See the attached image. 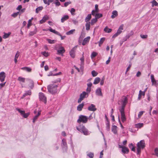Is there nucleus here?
<instances>
[{"label":"nucleus","mask_w":158,"mask_h":158,"mask_svg":"<svg viewBox=\"0 0 158 158\" xmlns=\"http://www.w3.org/2000/svg\"><path fill=\"white\" fill-rule=\"evenodd\" d=\"M137 154H140L141 150L143 149L145 147V143L144 140H141L138 142L137 144Z\"/></svg>","instance_id":"obj_1"},{"label":"nucleus","mask_w":158,"mask_h":158,"mask_svg":"<svg viewBox=\"0 0 158 158\" xmlns=\"http://www.w3.org/2000/svg\"><path fill=\"white\" fill-rule=\"evenodd\" d=\"M58 86L54 84H51L48 86V89L49 92L52 94H54L57 92Z\"/></svg>","instance_id":"obj_2"},{"label":"nucleus","mask_w":158,"mask_h":158,"mask_svg":"<svg viewBox=\"0 0 158 158\" xmlns=\"http://www.w3.org/2000/svg\"><path fill=\"white\" fill-rule=\"evenodd\" d=\"M88 120V117L86 116L81 115L79 117V118L77 120V122L79 123H87Z\"/></svg>","instance_id":"obj_3"},{"label":"nucleus","mask_w":158,"mask_h":158,"mask_svg":"<svg viewBox=\"0 0 158 158\" xmlns=\"http://www.w3.org/2000/svg\"><path fill=\"white\" fill-rule=\"evenodd\" d=\"M88 96V95L86 92L85 91L83 92L80 95V98L78 101V103H80L84 98H87Z\"/></svg>","instance_id":"obj_4"},{"label":"nucleus","mask_w":158,"mask_h":158,"mask_svg":"<svg viewBox=\"0 0 158 158\" xmlns=\"http://www.w3.org/2000/svg\"><path fill=\"white\" fill-rule=\"evenodd\" d=\"M118 148H122L121 152L123 154H128L129 152V149L125 146L118 145Z\"/></svg>","instance_id":"obj_5"},{"label":"nucleus","mask_w":158,"mask_h":158,"mask_svg":"<svg viewBox=\"0 0 158 158\" xmlns=\"http://www.w3.org/2000/svg\"><path fill=\"white\" fill-rule=\"evenodd\" d=\"M39 98L41 101L44 102L46 103L47 102L46 97L44 95V94L42 93H40L39 94Z\"/></svg>","instance_id":"obj_6"},{"label":"nucleus","mask_w":158,"mask_h":158,"mask_svg":"<svg viewBox=\"0 0 158 158\" xmlns=\"http://www.w3.org/2000/svg\"><path fill=\"white\" fill-rule=\"evenodd\" d=\"M16 110L18 111L24 118H27L29 115V113H25L24 111L22 110L19 108H16Z\"/></svg>","instance_id":"obj_7"},{"label":"nucleus","mask_w":158,"mask_h":158,"mask_svg":"<svg viewBox=\"0 0 158 158\" xmlns=\"http://www.w3.org/2000/svg\"><path fill=\"white\" fill-rule=\"evenodd\" d=\"M6 78V74L4 72L0 73V81L2 82L5 81Z\"/></svg>","instance_id":"obj_8"},{"label":"nucleus","mask_w":158,"mask_h":158,"mask_svg":"<svg viewBox=\"0 0 158 158\" xmlns=\"http://www.w3.org/2000/svg\"><path fill=\"white\" fill-rule=\"evenodd\" d=\"M88 109L89 111H94L97 110L95 107V105L93 104H91L90 106H89L88 108Z\"/></svg>","instance_id":"obj_9"},{"label":"nucleus","mask_w":158,"mask_h":158,"mask_svg":"<svg viewBox=\"0 0 158 158\" xmlns=\"http://www.w3.org/2000/svg\"><path fill=\"white\" fill-rule=\"evenodd\" d=\"M77 48V46H75L71 49L70 52V54L71 56L73 58L75 57V50Z\"/></svg>","instance_id":"obj_10"},{"label":"nucleus","mask_w":158,"mask_h":158,"mask_svg":"<svg viewBox=\"0 0 158 158\" xmlns=\"http://www.w3.org/2000/svg\"><path fill=\"white\" fill-rule=\"evenodd\" d=\"M90 37L88 36L87 37L85 38L83 40L82 42V45H85L87 43H88L89 41V40L90 39Z\"/></svg>","instance_id":"obj_11"},{"label":"nucleus","mask_w":158,"mask_h":158,"mask_svg":"<svg viewBox=\"0 0 158 158\" xmlns=\"http://www.w3.org/2000/svg\"><path fill=\"white\" fill-rule=\"evenodd\" d=\"M49 19V17L47 15H45L42 18V19L40 21V23L41 24L45 22L46 20L48 19Z\"/></svg>","instance_id":"obj_12"},{"label":"nucleus","mask_w":158,"mask_h":158,"mask_svg":"<svg viewBox=\"0 0 158 158\" xmlns=\"http://www.w3.org/2000/svg\"><path fill=\"white\" fill-rule=\"evenodd\" d=\"M27 81L29 86L31 89H32L34 86V82L33 81L30 79H28Z\"/></svg>","instance_id":"obj_13"},{"label":"nucleus","mask_w":158,"mask_h":158,"mask_svg":"<svg viewBox=\"0 0 158 158\" xmlns=\"http://www.w3.org/2000/svg\"><path fill=\"white\" fill-rule=\"evenodd\" d=\"M65 52L64 48L62 47H60L59 49L57 50V52L58 54H63Z\"/></svg>","instance_id":"obj_14"},{"label":"nucleus","mask_w":158,"mask_h":158,"mask_svg":"<svg viewBox=\"0 0 158 158\" xmlns=\"http://www.w3.org/2000/svg\"><path fill=\"white\" fill-rule=\"evenodd\" d=\"M81 133L85 135H88L89 134V133L88 131V130L86 128H84V129L80 131Z\"/></svg>","instance_id":"obj_15"},{"label":"nucleus","mask_w":158,"mask_h":158,"mask_svg":"<svg viewBox=\"0 0 158 158\" xmlns=\"http://www.w3.org/2000/svg\"><path fill=\"white\" fill-rule=\"evenodd\" d=\"M85 128V127L83 125H80L76 127L77 130L80 132L81 131L84 129V128Z\"/></svg>","instance_id":"obj_16"},{"label":"nucleus","mask_w":158,"mask_h":158,"mask_svg":"<svg viewBox=\"0 0 158 158\" xmlns=\"http://www.w3.org/2000/svg\"><path fill=\"white\" fill-rule=\"evenodd\" d=\"M134 32L133 31H131L130 32L126 35L125 36V38L126 39L124 40V41H125L127 39H129L130 37L132 35L134 34Z\"/></svg>","instance_id":"obj_17"},{"label":"nucleus","mask_w":158,"mask_h":158,"mask_svg":"<svg viewBox=\"0 0 158 158\" xmlns=\"http://www.w3.org/2000/svg\"><path fill=\"white\" fill-rule=\"evenodd\" d=\"M96 94L98 96H102L101 89L100 88L97 89L96 91Z\"/></svg>","instance_id":"obj_18"},{"label":"nucleus","mask_w":158,"mask_h":158,"mask_svg":"<svg viewBox=\"0 0 158 158\" xmlns=\"http://www.w3.org/2000/svg\"><path fill=\"white\" fill-rule=\"evenodd\" d=\"M41 111H39L38 113L35 116L33 119V122L34 123L36 120L37 119L38 117L41 114Z\"/></svg>","instance_id":"obj_19"},{"label":"nucleus","mask_w":158,"mask_h":158,"mask_svg":"<svg viewBox=\"0 0 158 158\" xmlns=\"http://www.w3.org/2000/svg\"><path fill=\"white\" fill-rule=\"evenodd\" d=\"M118 13L116 10H114L112 12V15L111 16V18L114 19L118 16Z\"/></svg>","instance_id":"obj_20"},{"label":"nucleus","mask_w":158,"mask_h":158,"mask_svg":"<svg viewBox=\"0 0 158 158\" xmlns=\"http://www.w3.org/2000/svg\"><path fill=\"white\" fill-rule=\"evenodd\" d=\"M151 78L152 83V85H155L156 84V81L155 80L154 75L152 74L151 75Z\"/></svg>","instance_id":"obj_21"},{"label":"nucleus","mask_w":158,"mask_h":158,"mask_svg":"<svg viewBox=\"0 0 158 158\" xmlns=\"http://www.w3.org/2000/svg\"><path fill=\"white\" fill-rule=\"evenodd\" d=\"M122 32V31L119 30V29H118L116 33H115L112 36V38H114L117 36L118 35L120 34Z\"/></svg>","instance_id":"obj_22"},{"label":"nucleus","mask_w":158,"mask_h":158,"mask_svg":"<svg viewBox=\"0 0 158 158\" xmlns=\"http://www.w3.org/2000/svg\"><path fill=\"white\" fill-rule=\"evenodd\" d=\"M117 127L116 126H113L112 127V131L114 134H116L117 133Z\"/></svg>","instance_id":"obj_23"},{"label":"nucleus","mask_w":158,"mask_h":158,"mask_svg":"<svg viewBox=\"0 0 158 158\" xmlns=\"http://www.w3.org/2000/svg\"><path fill=\"white\" fill-rule=\"evenodd\" d=\"M69 17L68 15H65L61 19V21L62 23L64 22L65 20L68 19Z\"/></svg>","instance_id":"obj_24"},{"label":"nucleus","mask_w":158,"mask_h":158,"mask_svg":"<svg viewBox=\"0 0 158 158\" xmlns=\"http://www.w3.org/2000/svg\"><path fill=\"white\" fill-rule=\"evenodd\" d=\"M84 106V104L83 103H82L79 105L77 107V110L79 111H81Z\"/></svg>","instance_id":"obj_25"},{"label":"nucleus","mask_w":158,"mask_h":158,"mask_svg":"<svg viewBox=\"0 0 158 158\" xmlns=\"http://www.w3.org/2000/svg\"><path fill=\"white\" fill-rule=\"evenodd\" d=\"M37 31V28L36 27H35V28L34 31L30 32L29 33V35L30 36H31L34 35V34H36Z\"/></svg>","instance_id":"obj_26"},{"label":"nucleus","mask_w":158,"mask_h":158,"mask_svg":"<svg viewBox=\"0 0 158 158\" xmlns=\"http://www.w3.org/2000/svg\"><path fill=\"white\" fill-rule=\"evenodd\" d=\"M104 31L106 33H109L112 31V29L110 28H109L108 27L106 26L104 29Z\"/></svg>","instance_id":"obj_27"},{"label":"nucleus","mask_w":158,"mask_h":158,"mask_svg":"<svg viewBox=\"0 0 158 158\" xmlns=\"http://www.w3.org/2000/svg\"><path fill=\"white\" fill-rule=\"evenodd\" d=\"M50 28L49 29V31L50 32H53L57 35H60V33L56 31L55 30L52 29L51 27H50Z\"/></svg>","instance_id":"obj_28"},{"label":"nucleus","mask_w":158,"mask_h":158,"mask_svg":"<svg viewBox=\"0 0 158 158\" xmlns=\"http://www.w3.org/2000/svg\"><path fill=\"white\" fill-rule=\"evenodd\" d=\"M143 124L142 123H139L135 125V127L136 128H140L143 126Z\"/></svg>","instance_id":"obj_29"},{"label":"nucleus","mask_w":158,"mask_h":158,"mask_svg":"<svg viewBox=\"0 0 158 158\" xmlns=\"http://www.w3.org/2000/svg\"><path fill=\"white\" fill-rule=\"evenodd\" d=\"M21 69L23 70H25L26 71L28 72H31L32 70L31 68L28 67H23L21 68Z\"/></svg>","instance_id":"obj_30"},{"label":"nucleus","mask_w":158,"mask_h":158,"mask_svg":"<svg viewBox=\"0 0 158 158\" xmlns=\"http://www.w3.org/2000/svg\"><path fill=\"white\" fill-rule=\"evenodd\" d=\"M100 78L99 77H97L94 80V84H98L100 81Z\"/></svg>","instance_id":"obj_31"},{"label":"nucleus","mask_w":158,"mask_h":158,"mask_svg":"<svg viewBox=\"0 0 158 158\" xmlns=\"http://www.w3.org/2000/svg\"><path fill=\"white\" fill-rule=\"evenodd\" d=\"M129 147L131 149V150L134 152L135 151V148L133 145V143H131L130 144L128 145Z\"/></svg>","instance_id":"obj_32"},{"label":"nucleus","mask_w":158,"mask_h":158,"mask_svg":"<svg viewBox=\"0 0 158 158\" xmlns=\"http://www.w3.org/2000/svg\"><path fill=\"white\" fill-rule=\"evenodd\" d=\"M105 40V38H104V37L100 39V41L98 42L99 46V47H100L101 46V45L103 44V42Z\"/></svg>","instance_id":"obj_33"},{"label":"nucleus","mask_w":158,"mask_h":158,"mask_svg":"<svg viewBox=\"0 0 158 158\" xmlns=\"http://www.w3.org/2000/svg\"><path fill=\"white\" fill-rule=\"evenodd\" d=\"M91 14H89L87 16V17L85 18V21L86 22H88L91 19Z\"/></svg>","instance_id":"obj_34"},{"label":"nucleus","mask_w":158,"mask_h":158,"mask_svg":"<svg viewBox=\"0 0 158 158\" xmlns=\"http://www.w3.org/2000/svg\"><path fill=\"white\" fill-rule=\"evenodd\" d=\"M25 79L24 78L21 77H19L18 78V80L20 82L24 83L25 82Z\"/></svg>","instance_id":"obj_35"},{"label":"nucleus","mask_w":158,"mask_h":158,"mask_svg":"<svg viewBox=\"0 0 158 158\" xmlns=\"http://www.w3.org/2000/svg\"><path fill=\"white\" fill-rule=\"evenodd\" d=\"M98 55V53L96 52H92L91 55V59H93L94 57Z\"/></svg>","instance_id":"obj_36"},{"label":"nucleus","mask_w":158,"mask_h":158,"mask_svg":"<svg viewBox=\"0 0 158 158\" xmlns=\"http://www.w3.org/2000/svg\"><path fill=\"white\" fill-rule=\"evenodd\" d=\"M90 24L89 22H87L85 24L86 29L87 31H89L90 29Z\"/></svg>","instance_id":"obj_37"},{"label":"nucleus","mask_w":158,"mask_h":158,"mask_svg":"<svg viewBox=\"0 0 158 158\" xmlns=\"http://www.w3.org/2000/svg\"><path fill=\"white\" fill-rule=\"evenodd\" d=\"M10 33L9 32L8 33H4V35L3 36V38L4 39H6L7 38L10 34Z\"/></svg>","instance_id":"obj_38"},{"label":"nucleus","mask_w":158,"mask_h":158,"mask_svg":"<svg viewBox=\"0 0 158 158\" xmlns=\"http://www.w3.org/2000/svg\"><path fill=\"white\" fill-rule=\"evenodd\" d=\"M121 119L123 122L126 121V118L125 114H121Z\"/></svg>","instance_id":"obj_39"},{"label":"nucleus","mask_w":158,"mask_h":158,"mask_svg":"<svg viewBox=\"0 0 158 158\" xmlns=\"http://www.w3.org/2000/svg\"><path fill=\"white\" fill-rule=\"evenodd\" d=\"M41 54L43 55L45 57H48L49 55V53L46 52H41Z\"/></svg>","instance_id":"obj_40"},{"label":"nucleus","mask_w":158,"mask_h":158,"mask_svg":"<svg viewBox=\"0 0 158 158\" xmlns=\"http://www.w3.org/2000/svg\"><path fill=\"white\" fill-rule=\"evenodd\" d=\"M97 21V19L95 18L94 19H93L91 21L90 23L91 25H93L96 23Z\"/></svg>","instance_id":"obj_41"},{"label":"nucleus","mask_w":158,"mask_h":158,"mask_svg":"<svg viewBox=\"0 0 158 158\" xmlns=\"http://www.w3.org/2000/svg\"><path fill=\"white\" fill-rule=\"evenodd\" d=\"M75 29L71 30L67 32L66 33V34L67 35H70L73 34V33L75 31Z\"/></svg>","instance_id":"obj_42"},{"label":"nucleus","mask_w":158,"mask_h":158,"mask_svg":"<svg viewBox=\"0 0 158 158\" xmlns=\"http://www.w3.org/2000/svg\"><path fill=\"white\" fill-rule=\"evenodd\" d=\"M142 92H143V91H142L141 90H139L138 98L139 100H140L141 99L142 96L143 95V94Z\"/></svg>","instance_id":"obj_43"},{"label":"nucleus","mask_w":158,"mask_h":158,"mask_svg":"<svg viewBox=\"0 0 158 158\" xmlns=\"http://www.w3.org/2000/svg\"><path fill=\"white\" fill-rule=\"evenodd\" d=\"M47 40L49 43L51 44H54L56 42V41L55 40H52L49 39H47Z\"/></svg>","instance_id":"obj_44"},{"label":"nucleus","mask_w":158,"mask_h":158,"mask_svg":"<svg viewBox=\"0 0 158 158\" xmlns=\"http://www.w3.org/2000/svg\"><path fill=\"white\" fill-rule=\"evenodd\" d=\"M102 15L101 14H97L95 15V18L97 19L102 17Z\"/></svg>","instance_id":"obj_45"},{"label":"nucleus","mask_w":158,"mask_h":158,"mask_svg":"<svg viewBox=\"0 0 158 158\" xmlns=\"http://www.w3.org/2000/svg\"><path fill=\"white\" fill-rule=\"evenodd\" d=\"M83 56L80 59V60L81 61V66L82 65H83L84 64V58L83 56V53L82 55Z\"/></svg>","instance_id":"obj_46"},{"label":"nucleus","mask_w":158,"mask_h":158,"mask_svg":"<svg viewBox=\"0 0 158 158\" xmlns=\"http://www.w3.org/2000/svg\"><path fill=\"white\" fill-rule=\"evenodd\" d=\"M87 155L90 158H93L94 156V154L92 152H89L87 154Z\"/></svg>","instance_id":"obj_47"},{"label":"nucleus","mask_w":158,"mask_h":158,"mask_svg":"<svg viewBox=\"0 0 158 158\" xmlns=\"http://www.w3.org/2000/svg\"><path fill=\"white\" fill-rule=\"evenodd\" d=\"M98 74V73L94 70H93L92 72V74L93 77H94L96 76Z\"/></svg>","instance_id":"obj_48"},{"label":"nucleus","mask_w":158,"mask_h":158,"mask_svg":"<svg viewBox=\"0 0 158 158\" xmlns=\"http://www.w3.org/2000/svg\"><path fill=\"white\" fill-rule=\"evenodd\" d=\"M151 3L152 4V6H157L158 4V3L155 0H153Z\"/></svg>","instance_id":"obj_49"},{"label":"nucleus","mask_w":158,"mask_h":158,"mask_svg":"<svg viewBox=\"0 0 158 158\" xmlns=\"http://www.w3.org/2000/svg\"><path fill=\"white\" fill-rule=\"evenodd\" d=\"M19 12H17L15 13H13V14H12L11 16L12 17H14V18H15L18 16V15H19Z\"/></svg>","instance_id":"obj_50"},{"label":"nucleus","mask_w":158,"mask_h":158,"mask_svg":"<svg viewBox=\"0 0 158 158\" xmlns=\"http://www.w3.org/2000/svg\"><path fill=\"white\" fill-rule=\"evenodd\" d=\"M31 24L32 23L31 21V20H29L27 25V28H29L31 26Z\"/></svg>","instance_id":"obj_51"},{"label":"nucleus","mask_w":158,"mask_h":158,"mask_svg":"<svg viewBox=\"0 0 158 158\" xmlns=\"http://www.w3.org/2000/svg\"><path fill=\"white\" fill-rule=\"evenodd\" d=\"M61 79L60 78H58L57 79L54 80L52 81L53 83H56L60 81Z\"/></svg>","instance_id":"obj_52"},{"label":"nucleus","mask_w":158,"mask_h":158,"mask_svg":"<svg viewBox=\"0 0 158 158\" xmlns=\"http://www.w3.org/2000/svg\"><path fill=\"white\" fill-rule=\"evenodd\" d=\"M144 112V111H141L139 112L138 115V118H140Z\"/></svg>","instance_id":"obj_53"},{"label":"nucleus","mask_w":158,"mask_h":158,"mask_svg":"<svg viewBox=\"0 0 158 158\" xmlns=\"http://www.w3.org/2000/svg\"><path fill=\"white\" fill-rule=\"evenodd\" d=\"M127 98L126 97H124V98L123 99V100L122 101V103H127Z\"/></svg>","instance_id":"obj_54"},{"label":"nucleus","mask_w":158,"mask_h":158,"mask_svg":"<svg viewBox=\"0 0 158 158\" xmlns=\"http://www.w3.org/2000/svg\"><path fill=\"white\" fill-rule=\"evenodd\" d=\"M155 155L158 156V148H156L154 150Z\"/></svg>","instance_id":"obj_55"},{"label":"nucleus","mask_w":158,"mask_h":158,"mask_svg":"<svg viewBox=\"0 0 158 158\" xmlns=\"http://www.w3.org/2000/svg\"><path fill=\"white\" fill-rule=\"evenodd\" d=\"M124 110V108H123H123L121 107V108L119 110L121 114H125Z\"/></svg>","instance_id":"obj_56"},{"label":"nucleus","mask_w":158,"mask_h":158,"mask_svg":"<svg viewBox=\"0 0 158 158\" xmlns=\"http://www.w3.org/2000/svg\"><path fill=\"white\" fill-rule=\"evenodd\" d=\"M19 53H20L19 51H17V52L15 55V58H16V59L18 58L19 55Z\"/></svg>","instance_id":"obj_57"},{"label":"nucleus","mask_w":158,"mask_h":158,"mask_svg":"<svg viewBox=\"0 0 158 158\" xmlns=\"http://www.w3.org/2000/svg\"><path fill=\"white\" fill-rule=\"evenodd\" d=\"M56 6H59L60 5V3L59 1L55 2H53Z\"/></svg>","instance_id":"obj_58"},{"label":"nucleus","mask_w":158,"mask_h":158,"mask_svg":"<svg viewBox=\"0 0 158 158\" xmlns=\"http://www.w3.org/2000/svg\"><path fill=\"white\" fill-rule=\"evenodd\" d=\"M91 90V88L87 87V88L86 89V91L87 92L86 93H87L88 94L90 92Z\"/></svg>","instance_id":"obj_59"},{"label":"nucleus","mask_w":158,"mask_h":158,"mask_svg":"<svg viewBox=\"0 0 158 158\" xmlns=\"http://www.w3.org/2000/svg\"><path fill=\"white\" fill-rule=\"evenodd\" d=\"M6 83V82H5L3 83H1L0 84V89H1L2 88L4 87Z\"/></svg>","instance_id":"obj_60"},{"label":"nucleus","mask_w":158,"mask_h":158,"mask_svg":"<svg viewBox=\"0 0 158 158\" xmlns=\"http://www.w3.org/2000/svg\"><path fill=\"white\" fill-rule=\"evenodd\" d=\"M98 10H92V15L95 16V15L96 14H98Z\"/></svg>","instance_id":"obj_61"},{"label":"nucleus","mask_w":158,"mask_h":158,"mask_svg":"<svg viewBox=\"0 0 158 158\" xmlns=\"http://www.w3.org/2000/svg\"><path fill=\"white\" fill-rule=\"evenodd\" d=\"M140 37H141L142 39H146L147 38L148 36L147 35H140Z\"/></svg>","instance_id":"obj_62"},{"label":"nucleus","mask_w":158,"mask_h":158,"mask_svg":"<svg viewBox=\"0 0 158 158\" xmlns=\"http://www.w3.org/2000/svg\"><path fill=\"white\" fill-rule=\"evenodd\" d=\"M26 94L27 95H30L31 94V90H28L25 92Z\"/></svg>","instance_id":"obj_63"},{"label":"nucleus","mask_w":158,"mask_h":158,"mask_svg":"<svg viewBox=\"0 0 158 158\" xmlns=\"http://www.w3.org/2000/svg\"><path fill=\"white\" fill-rule=\"evenodd\" d=\"M54 0H48L47 2L46 3V4L49 5H50V3L53 2Z\"/></svg>","instance_id":"obj_64"}]
</instances>
